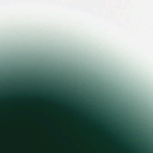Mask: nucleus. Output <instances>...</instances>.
<instances>
[{"label":"nucleus","mask_w":153,"mask_h":153,"mask_svg":"<svg viewBox=\"0 0 153 153\" xmlns=\"http://www.w3.org/2000/svg\"><path fill=\"white\" fill-rule=\"evenodd\" d=\"M9 98H13V97H11L10 96L9 97Z\"/></svg>","instance_id":"obj_1"}]
</instances>
